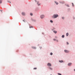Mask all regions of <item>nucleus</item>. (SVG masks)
<instances>
[{
    "instance_id": "obj_10",
    "label": "nucleus",
    "mask_w": 75,
    "mask_h": 75,
    "mask_svg": "<svg viewBox=\"0 0 75 75\" xmlns=\"http://www.w3.org/2000/svg\"><path fill=\"white\" fill-rule=\"evenodd\" d=\"M38 3H39V2H38L37 3V4H38V6L40 5V4H38Z\"/></svg>"
},
{
    "instance_id": "obj_26",
    "label": "nucleus",
    "mask_w": 75,
    "mask_h": 75,
    "mask_svg": "<svg viewBox=\"0 0 75 75\" xmlns=\"http://www.w3.org/2000/svg\"><path fill=\"white\" fill-rule=\"evenodd\" d=\"M62 19H64V17H62Z\"/></svg>"
},
{
    "instance_id": "obj_11",
    "label": "nucleus",
    "mask_w": 75,
    "mask_h": 75,
    "mask_svg": "<svg viewBox=\"0 0 75 75\" xmlns=\"http://www.w3.org/2000/svg\"><path fill=\"white\" fill-rule=\"evenodd\" d=\"M55 3H56V4H58V3L57 2L55 1Z\"/></svg>"
},
{
    "instance_id": "obj_3",
    "label": "nucleus",
    "mask_w": 75,
    "mask_h": 75,
    "mask_svg": "<svg viewBox=\"0 0 75 75\" xmlns=\"http://www.w3.org/2000/svg\"><path fill=\"white\" fill-rule=\"evenodd\" d=\"M47 65L48 67H51V64L50 63H48Z\"/></svg>"
},
{
    "instance_id": "obj_4",
    "label": "nucleus",
    "mask_w": 75,
    "mask_h": 75,
    "mask_svg": "<svg viewBox=\"0 0 75 75\" xmlns=\"http://www.w3.org/2000/svg\"><path fill=\"white\" fill-rule=\"evenodd\" d=\"M40 17H41V18H44V15H41Z\"/></svg>"
},
{
    "instance_id": "obj_12",
    "label": "nucleus",
    "mask_w": 75,
    "mask_h": 75,
    "mask_svg": "<svg viewBox=\"0 0 75 75\" xmlns=\"http://www.w3.org/2000/svg\"><path fill=\"white\" fill-rule=\"evenodd\" d=\"M2 3V0H0V4Z\"/></svg>"
},
{
    "instance_id": "obj_25",
    "label": "nucleus",
    "mask_w": 75,
    "mask_h": 75,
    "mask_svg": "<svg viewBox=\"0 0 75 75\" xmlns=\"http://www.w3.org/2000/svg\"><path fill=\"white\" fill-rule=\"evenodd\" d=\"M67 45H68V44H69V43H68V42H67Z\"/></svg>"
},
{
    "instance_id": "obj_6",
    "label": "nucleus",
    "mask_w": 75,
    "mask_h": 75,
    "mask_svg": "<svg viewBox=\"0 0 75 75\" xmlns=\"http://www.w3.org/2000/svg\"><path fill=\"white\" fill-rule=\"evenodd\" d=\"M22 14L23 16H24V15H25V13H24V12H22Z\"/></svg>"
},
{
    "instance_id": "obj_30",
    "label": "nucleus",
    "mask_w": 75,
    "mask_h": 75,
    "mask_svg": "<svg viewBox=\"0 0 75 75\" xmlns=\"http://www.w3.org/2000/svg\"><path fill=\"white\" fill-rule=\"evenodd\" d=\"M62 4L64 3V2H63L62 3Z\"/></svg>"
},
{
    "instance_id": "obj_21",
    "label": "nucleus",
    "mask_w": 75,
    "mask_h": 75,
    "mask_svg": "<svg viewBox=\"0 0 75 75\" xmlns=\"http://www.w3.org/2000/svg\"><path fill=\"white\" fill-rule=\"evenodd\" d=\"M55 38H58V37L57 36H55Z\"/></svg>"
},
{
    "instance_id": "obj_18",
    "label": "nucleus",
    "mask_w": 75,
    "mask_h": 75,
    "mask_svg": "<svg viewBox=\"0 0 75 75\" xmlns=\"http://www.w3.org/2000/svg\"><path fill=\"white\" fill-rule=\"evenodd\" d=\"M30 16H33V14L32 13H30Z\"/></svg>"
},
{
    "instance_id": "obj_15",
    "label": "nucleus",
    "mask_w": 75,
    "mask_h": 75,
    "mask_svg": "<svg viewBox=\"0 0 75 75\" xmlns=\"http://www.w3.org/2000/svg\"><path fill=\"white\" fill-rule=\"evenodd\" d=\"M57 74L59 75H62V74L60 73H57Z\"/></svg>"
},
{
    "instance_id": "obj_13",
    "label": "nucleus",
    "mask_w": 75,
    "mask_h": 75,
    "mask_svg": "<svg viewBox=\"0 0 75 75\" xmlns=\"http://www.w3.org/2000/svg\"><path fill=\"white\" fill-rule=\"evenodd\" d=\"M68 35H69V33H66L67 36H68Z\"/></svg>"
},
{
    "instance_id": "obj_2",
    "label": "nucleus",
    "mask_w": 75,
    "mask_h": 75,
    "mask_svg": "<svg viewBox=\"0 0 75 75\" xmlns=\"http://www.w3.org/2000/svg\"><path fill=\"white\" fill-rule=\"evenodd\" d=\"M64 51L65 52H66V53L69 52V51L67 50H64Z\"/></svg>"
},
{
    "instance_id": "obj_17",
    "label": "nucleus",
    "mask_w": 75,
    "mask_h": 75,
    "mask_svg": "<svg viewBox=\"0 0 75 75\" xmlns=\"http://www.w3.org/2000/svg\"><path fill=\"white\" fill-rule=\"evenodd\" d=\"M33 69H37V68L36 67L34 68Z\"/></svg>"
},
{
    "instance_id": "obj_33",
    "label": "nucleus",
    "mask_w": 75,
    "mask_h": 75,
    "mask_svg": "<svg viewBox=\"0 0 75 75\" xmlns=\"http://www.w3.org/2000/svg\"><path fill=\"white\" fill-rule=\"evenodd\" d=\"M52 17H53V16H52Z\"/></svg>"
},
{
    "instance_id": "obj_9",
    "label": "nucleus",
    "mask_w": 75,
    "mask_h": 75,
    "mask_svg": "<svg viewBox=\"0 0 75 75\" xmlns=\"http://www.w3.org/2000/svg\"><path fill=\"white\" fill-rule=\"evenodd\" d=\"M54 33H55V34H56V33H57V31H55V30H54L53 31Z\"/></svg>"
},
{
    "instance_id": "obj_1",
    "label": "nucleus",
    "mask_w": 75,
    "mask_h": 75,
    "mask_svg": "<svg viewBox=\"0 0 75 75\" xmlns=\"http://www.w3.org/2000/svg\"><path fill=\"white\" fill-rule=\"evenodd\" d=\"M53 17L54 18H56L57 17H58V15L57 14H54L53 15Z\"/></svg>"
},
{
    "instance_id": "obj_14",
    "label": "nucleus",
    "mask_w": 75,
    "mask_h": 75,
    "mask_svg": "<svg viewBox=\"0 0 75 75\" xmlns=\"http://www.w3.org/2000/svg\"><path fill=\"white\" fill-rule=\"evenodd\" d=\"M64 35H62V38H64Z\"/></svg>"
},
{
    "instance_id": "obj_31",
    "label": "nucleus",
    "mask_w": 75,
    "mask_h": 75,
    "mask_svg": "<svg viewBox=\"0 0 75 75\" xmlns=\"http://www.w3.org/2000/svg\"><path fill=\"white\" fill-rule=\"evenodd\" d=\"M74 71H75V69H74Z\"/></svg>"
},
{
    "instance_id": "obj_24",
    "label": "nucleus",
    "mask_w": 75,
    "mask_h": 75,
    "mask_svg": "<svg viewBox=\"0 0 75 75\" xmlns=\"http://www.w3.org/2000/svg\"><path fill=\"white\" fill-rule=\"evenodd\" d=\"M53 40L54 41H56L57 40H56V39H53Z\"/></svg>"
},
{
    "instance_id": "obj_23",
    "label": "nucleus",
    "mask_w": 75,
    "mask_h": 75,
    "mask_svg": "<svg viewBox=\"0 0 75 75\" xmlns=\"http://www.w3.org/2000/svg\"><path fill=\"white\" fill-rule=\"evenodd\" d=\"M72 5L73 7H74V3H72Z\"/></svg>"
},
{
    "instance_id": "obj_16",
    "label": "nucleus",
    "mask_w": 75,
    "mask_h": 75,
    "mask_svg": "<svg viewBox=\"0 0 75 75\" xmlns=\"http://www.w3.org/2000/svg\"><path fill=\"white\" fill-rule=\"evenodd\" d=\"M50 22H51V23H53V21L52 20H50Z\"/></svg>"
},
{
    "instance_id": "obj_32",
    "label": "nucleus",
    "mask_w": 75,
    "mask_h": 75,
    "mask_svg": "<svg viewBox=\"0 0 75 75\" xmlns=\"http://www.w3.org/2000/svg\"><path fill=\"white\" fill-rule=\"evenodd\" d=\"M35 1H36H36L35 0Z\"/></svg>"
},
{
    "instance_id": "obj_22",
    "label": "nucleus",
    "mask_w": 75,
    "mask_h": 75,
    "mask_svg": "<svg viewBox=\"0 0 75 75\" xmlns=\"http://www.w3.org/2000/svg\"><path fill=\"white\" fill-rule=\"evenodd\" d=\"M8 2H9V3H11V2L10 1H8Z\"/></svg>"
},
{
    "instance_id": "obj_27",
    "label": "nucleus",
    "mask_w": 75,
    "mask_h": 75,
    "mask_svg": "<svg viewBox=\"0 0 75 75\" xmlns=\"http://www.w3.org/2000/svg\"><path fill=\"white\" fill-rule=\"evenodd\" d=\"M56 41H57V42H58V40H56Z\"/></svg>"
},
{
    "instance_id": "obj_8",
    "label": "nucleus",
    "mask_w": 75,
    "mask_h": 75,
    "mask_svg": "<svg viewBox=\"0 0 75 75\" xmlns=\"http://www.w3.org/2000/svg\"><path fill=\"white\" fill-rule=\"evenodd\" d=\"M59 62H61V63L63 62V61L62 60H59Z\"/></svg>"
},
{
    "instance_id": "obj_29",
    "label": "nucleus",
    "mask_w": 75,
    "mask_h": 75,
    "mask_svg": "<svg viewBox=\"0 0 75 75\" xmlns=\"http://www.w3.org/2000/svg\"><path fill=\"white\" fill-rule=\"evenodd\" d=\"M67 7H69V5H67Z\"/></svg>"
},
{
    "instance_id": "obj_7",
    "label": "nucleus",
    "mask_w": 75,
    "mask_h": 75,
    "mask_svg": "<svg viewBox=\"0 0 75 75\" xmlns=\"http://www.w3.org/2000/svg\"><path fill=\"white\" fill-rule=\"evenodd\" d=\"M32 48H33L34 49H35V50L36 49V47H34V46L32 47Z\"/></svg>"
},
{
    "instance_id": "obj_19",
    "label": "nucleus",
    "mask_w": 75,
    "mask_h": 75,
    "mask_svg": "<svg viewBox=\"0 0 75 75\" xmlns=\"http://www.w3.org/2000/svg\"><path fill=\"white\" fill-rule=\"evenodd\" d=\"M50 55H52V53L51 52V53H50Z\"/></svg>"
},
{
    "instance_id": "obj_28",
    "label": "nucleus",
    "mask_w": 75,
    "mask_h": 75,
    "mask_svg": "<svg viewBox=\"0 0 75 75\" xmlns=\"http://www.w3.org/2000/svg\"><path fill=\"white\" fill-rule=\"evenodd\" d=\"M33 28V27H32V26H31V27H30V28Z\"/></svg>"
},
{
    "instance_id": "obj_20",
    "label": "nucleus",
    "mask_w": 75,
    "mask_h": 75,
    "mask_svg": "<svg viewBox=\"0 0 75 75\" xmlns=\"http://www.w3.org/2000/svg\"><path fill=\"white\" fill-rule=\"evenodd\" d=\"M49 69H51V70H52V69L51 68H49Z\"/></svg>"
},
{
    "instance_id": "obj_5",
    "label": "nucleus",
    "mask_w": 75,
    "mask_h": 75,
    "mask_svg": "<svg viewBox=\"0 0 75 75\" xmlns=\"http://www.w3.org/2000/svg\"><path fill=\"white\" fill-rule=\"evenodd\" d=\"M72 65V63H69L68 64V66H70V65Z\"/></svg>"
}]
</instances>
